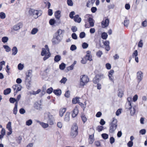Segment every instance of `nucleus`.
<instances>
[{"instance_id":"nucleus-34","label":"nucleus","mask_w":147,"mask_h":147,"mask_svg":"<svg viewBox=\"0 0 147 147\" xmlns=\"http://www.w3.org/2000/svg\"><path fill=\"white\" fill-rule=\"evenodd\" d=\"M3 48L5 49V51L6 52H9L11 51V49L10 48L8 45H3Z\"/></svg>"},{"instance_id":"nucleus-39","label":"nucleus","mask_w":147,"mask_h":147,"mask_svg":"<svg viewBox=\"0 0 147 147\" xmlns=\"http://www.w3.org/2000/svg\"><path fill=\"white\" fill-rule=\"evenodd\" d=\"M8 130H11L12 128L11 127V122L9 121L8 122L6 126Z\"/></svg>"},{"instance_id":"nucleus-42","label":"nucleus","mask_w":147,"mask_h":147,"mask_svg":"<svg viewBox=\"0 0 147 147\" xmlns=\"http://www.w3.org/2000/svg\"><path fill=\"white\" fill-rule=\"evenodd\" d=\"M6 15L5 13L3 12L0 13V18L2 19H4L5 18Z\"/></svg>"},{"instance_id":"nucleus-51","label":"nucleus","mask_w":147,"mask_h":147,"mask_svg":"<svg viewBox=\"0 0 147 147\" xmlns=\"http://www.w3.org/2000/svg\"><path fill=\"white\" fill-rule=\"evenodd\" d=\"M24 67L23 64L20 63L18 65V68L19 70H21Z\"/></svg>"},{"instance_id":"nucleus-7","label":"nucleus","mask_w":147,"mask_h":147,"mask_svg":"<svg viewBox=\"0 0 147 147\" xmlns=\"http://www.w3.org/2000/svg\"><path fill=\"white\" fill-rule=\"evenodd\" d=\"M54 119L52 115L50 113H48V119L47 122L50 125H53L54 124Z\"/></svg>"},{"instance_id":"nucleus-25","label":"nucleus","mask_w":147,"mask_h":147,"mask_svg":"<svg viewBox=\"0 0 147 147\" xmlns=\"http://www.w3.org/2000/svg\"><path fill=\"white\" fill-rule=\"evenodd\" d=\"M61 57L60 55H56L54 57V60L55 62H57L61 60Z\"/></svg>"},{"instance_id":"nucleus-9","label":"nucleus","mask_w":147,"mask_h":147,"mask_svg":"<svg viewBox=\"0 0 147 147\" xmlns=\"http://www.w3.org/2000/svg\"><path fill=\"white\" fill-rule=\"evenodd\" d=\"M45 47L46 48L47 50L48 51V53L47 54L45 55V57L43 58L44 61H45L47 59H48L51 56V53L49 51V49L48 47V46L47 45H45Z\"/></svg>"},{"instance_id":"nucleus-12","label":"nucleus","mask_w":147,"mask_h":147,"mask_svg":"<svg viewBox=\"0 0 147 147\" xmlns=\"http://www.w3.org/2000/svg\"><path fill=\"white\" fill-rule=\"evenodd\" d=\"M22 26V24L21 23H19L14 25L13 26V29L14 30L17 31L20 29Z\"/></svg>"},{"instance_id":"nucleus-38","label":"nucleus","mask_w":147,"mask_h":147,"mask_svg":"<svg viewBox=\"0 0 147 147\" xmlns=\"http://www.w3.org/2000/svg\"><path fill=\"white\" fill-rule=\"evenodd\" d=\"M108 36V35L107 33L105 32H103L101 35V37L102 38L104 39H107Z\"/></svg>"},{"instance_id":"nucleus-5","label":"nucleus","mask_w":147,"mask_h":147,"mask_svg":"<svg viewBox=\"0 0 147 147\" xmlns=\"http://www.w3.org/2000/svg\"><path fill=\"white\" fill-rule=\"evenodd\" d=\"M78 127L77 124H74L72 126L71 131L70 133V136L72 138H74L76 137L78 134Z\"/></svg>"},{"instance_id":"nucleus-13","label":"nucleus","mask_w":147,"mask_h":147,"mask_svg":"<svg viewBox=\"0 0 147 147\" xmlns=\"http://www.w3.org/2000/svg\"><path fill=\"white\" fill-rule=\"evenodd\" d=\"M103 44L105 46V49L107 51H109L110 49V47L109 45V42L107 40L105 42H103Z\"/></svg>"},{"instance_id":"nucleus-26","label":"nucleus","mask_w":147,"mask_h":147,"mask_svg":"<svg viewBox=\"0 0 147 147\" xmlns=\"http://www.w3.org/2000/svg\"><path fill=\"white\" fill-rule=\"evenodd\" d=\"M47 50L46 48H42V51L41 52V55L42 56H44L45 55L47 54Z\"/></svg>"},{"instance_id":"nucleus-52","label":"nucleus","mask_w":147,"mask_h":147,"mask_svg":"<svg viewBox=\"0 0 147 147\" xmlns=\"http://www.w3.org/2000/svg\"><path fill=\"white\" fill-rule=\"evenodd\" d=\"M88 44L86 42H84L82 45V48L84 49L87 48L88 47Z\"/></svg>"},{"instance_id":"nucleus-45","label":"nucleus","mask_w":147,"mask_h":147,"mask_svg":"<svg viewBox=\"0 0 147 147\" xmlns=\"http://www.w3.org/2000/svg\"><path fill=\"white\" fill-rule=\"evenodd\" d=\"M9 101L10 103H14L15 102H16V99L14 98H9Z\"/></svg>"},{"instance_id":"nucleus-41","label":"nucleus","mask_w":147,"mask_h":147,"mask_svg":"<svg viewBox=\"0 0 147 147\" xmlns=\"http://www.w3.org/2000/svg\"><path fill=\"white\" fill-rule=\"evenodd\" d=\"M38 31V29L37 28H33L31 32L32 34H36Z\"/></svg>"},{"instance_id":"nucleus-37","label":"nucleus","mask_w":147,"mask_h":147,"mask_svg":"<svg viewBox=\"0 0 147 147\" xmlns=\"http://www.w3.org/2000/svg\"><path fill=\"white\" fill-rule=\"evenodd\" d=\"M65 64L63 63L60 64L59 65V68L60 69L63 70L65 68Z\"/></svg>"},{"instance_id":"nucleus-62","label":"nucleus","mask_w":147,"mask_h":147,"mask_svg":"<svg viewBox=\"0 0 147 147\" xmlns=\"http://www.w3.org/2000/svg\"><path fill=\"white\" fill-rule=\"evenodd\" d=\"M70 92L68 90L66 91L65 94V97L67 98H69L70 96Z\"/></svg>"},{"instance_id":"nucleus-60","label":"nucleus","mask_w":147,"mask_h":147,"mask_svg":"<svg viewBox=\"0 0 147 147\" xmlns=\"http://www.w3.org/2000/svg\"><path fill=\"white\" fill-rule=\"evenodd\" d=\"M115 141V139L114 138L112 137H111L110 139V142L111 144H112Z\"/></svg>"},{"instance_id":"nucleus-57","label":"nucleus","mask_w":147,"mask_h":147,"mask_svg":"<svg viewBox=\"0 0 147 147\" xmlns=\"http://www.w3.org/2000/svg\"><path fill=\"white\" fill-rule=\"evenodd\" d=\"M138 55V51L137 50H135L132 54L133 57H137Z\"/></svg>"},{"instance_id":"nucleus-15","label":"nucleus","mask_w":147,"mask_h":147,"mask_svg":"<svg viewBox=\"0 0 147 147\" xmlns=\"http://www.w3.org/2000/svg\"><path fill=\"white\" fill-rule=\"evenodd\" d=\"M32 71L31 70H28V72L26 74V79L28 80L29 81L30 80L32 76Z\"/></svg>"},{"instance_id":"nucleus-1","label":"nucleus","mask_w":147,"mask_h":147,"mask_svg":"<svg viewBox=\"0 0 147 147\" xmlns=\"http://www.w3.org/2000/svg\"><path fill=\"white\" fill-rule=\"evenodd\" d=\"M64 31L59 29L54 34L52 41L53 45L59 44L62 39Z\"/></svg>"},{"instance_id":"nucleus-63","label":"nucleus","mask_w":147,"mask_h":147,"mask_svg":"<svg viewBox=\"0 0 147 147\" xmlns=\"http://www.w3.org/2000/svg\"><path fill=\"white\" fill-rule=\"evenodd\" d=\"M133 142L132 141H129L127 144L128 146L129 147H131L133 145Z\"/></svg>"},{"instance_id":"nucleus-19","label":"nucleus","mask_w":147,"mask_h":147,"mask_svg":"<svg viewBox=\"0 0 147 147\" xmlns=\"http://www.w3.org/2000/svg\"><path fill=\"white\" fill-rule=\"evenodd\" d=\"M78 109L77 108H76L73 110L72 116L73 117H75L78 114Z\"/></svg>"},{"instance_id":"nucleus-61","label":"nucleus","mask_w":147,"mask_h":147,"mask_svg":"<svg viewBox=\"0 0 147 147\" xmlns=\"http://www.w3.org/2000/svg\"><path fill=\"white\" fill-rule=\"evenodd\" d=\"M67 80V79L66 78H63L60 81V82L61 83L65 84Z\"/></svg>"},{"instance_id":"nucleus-18","label":"nucleus","mask_w":147,"mask_h":147,"mask_svg":"<svg viewBox=\"0 0 147 147\" xmlns=\"http://www.w3.org/2000/svg\"><path fill=\"white\" fill-rule=\"evenodd\" d=\"M34 107L38 110H40L42 108V105L38 103V102H36L34 105Z\"/></svg>"},{"instance_id":"nucleus-33","label":"nucleus","mask_w":147,"mask_h":147,"mask_svg":"<svg viewBox=\"0 0 147 147\" xmlns=\"http://www.w3.org/2000/svg\"><path fill=\"white\" fill-rule=\"evenodd\" d=\"M125 108L126 109H130L132 108L131 103L127 102L126 104Z\"/></svg>"},{"instance_id":"nucleus-28","label":"nucleus","mask_w":147,"mask_h":147,"mask_svg":"<svg viewBox=\"0 0 147 147\" xmlns=\"http://www.w3.org/2000/svg\"><path fill=\"white\" fill-rule=\"evenodd\" d=\"M38 122L43 128H45L49 126V125L48 123H45L39 121H38Z\"/></svg>"},{"instance_id":"nucleus-6","label":"nucleus","mask_w":147,"mask_h":147,"mask_svg":"<svg viewBox=\"0 0 147 147\" xmlns=\"http://www.w3.org/2000/svg\"><path fill=\"white\" fill-rule=\"evenodd\" d=\"M105 77L103 74H96L93 79V81L94 83L96 84L99 82V80L103 79Z\"/></svg>"},{"instance_id":"nucleus-36","label":"nucleus","mask_w":147,"mask_h":147,"mask_svg":"<svg viewBox=\"0 0 147 147\" xmlns=\"http://www.w3.org/2000/svg\"><path fill=\"white\" fill-rule=\"evenodd\" d=\"M79 98H75L73 99L72 100V102L73 103L75 104L77 103H79Z\"/></svg>"},{"instance_id":"nucleus-49","label":"nucleus","mask_w":147,"mask_h":147,"mask_svg":"<svg viewBox=\"0 0 147 147\" xmlns=\"http://www.w3.org/2000/svg\"><path fill=\"white\" fill-rule=\"evenodd\" d=\"M102 54V51H99L97 52L96 53V55L98 57H100L101 55Z\"/></svg>"},{"instance_id":"nucleus-20","label":"nucleus","mask_w":147,"mask_h":147,"mask_svg":"<svg viewBox=\"0 0 147 147\" xmlns=\"http://www.w3.org/2000/svg\"><path fill=\"white\" fill-rule=\"evenodd\" d=\"M70 113L69 112H67L65 115L64 120L66 122H68L70 119L69 117Z\"/></svg>"},{"instance_id":"nucleus-30","label":"nucleus","mask_w":147,"mask_h":147,"mask_svg":"<svg viewBox=\"0 0 147 147\" xmlns=\"http://www.w3.org/2000/svg\"><path fill=\"white\" fill-rule=\"evenodd\" d=\"M123 95V91L121 89H119L118 90V96L119 97L121 98Z\"/></svg>"},{"instance_id":"nucleus-27","label":"nucleus","mask_w":147,"mask_h":147,"mask_svg":"<svg viewBox=\"0 0 147 147\" xmlns=\"http://www.w3.org/2000/svg\"><path fill=\"white\" fill-rule=\"evenodd\" d=\"M18 107V102H16L15 106L13 110V113L15 115H16L18 111L17 110Z\"/></svg>"},{"instance_id":"nucleus-40","label":"nucleus","mask_w":147,"mask_h":147,"mask_svg":"<svg viewBox=\"0 0 147 147\" xmlns=\"http://www.w3.org/2000/svg\"><path fill=\"white\" fill-rule=\"evenodd\" d=\"M8 40V38L7 37L4 36L2 38V42L3 43H5L7 42Z\"/></svg>"},{"instance_id":"nucleus-17","label":"nucleus","mask_w":147,"mask_h":147,"mask_svg":"<svg viewBox=\"0 0 147 147\" xmlns=\"http://www.w3.org/2000/svg\"><path fill=\"white\" fill-rule=\"evenodd\" d=\"M96 0H88L86 6L87 7H90L92 6L93 4L94 3Z\"/></svg>"},{"instance_id":"nucleus-54","label":"nucleus","mask_w":147,"mask_h":147,"mask_svg":"<svg viewBox=\"0 0 147 147\" xmlns=\"http://www.w3.org/2000/svg\"><path fill=\"white\" fill-rule=\"evenodd\" d=\"M53 91V89L51 87L48 89L47 90V92L49 94H50Z\"/></svg>"},{"instance_id":"nucleus-50","label":"nucleus","mask_w":147,"mask_h":147,"mask_svg":"<svg viewBox=\"0 0 147 147\" xmlns=\"http://www.w3.org/2000/svg\"><path fill=\"white\" fill-rule=\"evenodd\" d=\"M81 117L82 119V120L84 123H85L87 120V119L85 116L84 115H82Z\"/></svg>"},{"instance_id":"nucleus-31","label":"nucleus","mask_w":147,"mask_h":147,"mask_svg":"<svg viewBox=\"0 0 147 147\" xmlns=\"http://www.w3.org/2000/svg\"><path fill=\"white\" fill-rule=\"evenodd\" d=\"M53 93L57 96L60 95L61 93V91L60 90H56L53 91Z\"/></svg>"},{"instance_id":"nucleus-16","label":"nucleus","mask_w":147,"mask_h":147,"mask_svg":"<svg viewBox=\"0 0 147 147\" xmlns=\"http://www.w3.org/2000/svg\"><path fill=\"white\" fill-rule=\"evenodd\" d=\"M73 18L74 21L79 23H80L81 21V19L79 17L78 15H75Z\"/></svg>"},{"instance_id":"nucleus-48","label":"nucleus","mask_w":147,"mask_h":147,"mask_svg":"<svg viewBox=\"0 0 147 147\" xmlns=\"http://www.w3.org/2000/svg\"><path fill=\"white\" fill-rule=\"evenodd\" d=\"M67 3L68 5L69 6H72L73 4V3L71 0H67Z\"/></svg>"},{"instance_id":"nucleus-22","label":"nucleus","mask_w":147,"mask_h":147,"mask_svg":"<svg viewBox=\"0 0 147 147\" xmlns=\"http://www.w3.org/2000/svg\"><path fill=\"white\" fill-rule=\"evenodd\" d=\"M88 21L89 22L90 26L91 27H93L94 25V22H93V20L91 18L89 17L88 19Z\"/></svg>"},{"instance_id":"nucleus-43","label":"nucleus","mask_w":147,"mask_h":147,"mask_svg":"<svg viewBox=\"0 0 147 147\" xmlns=\"http://www.w3.org/2000/svg\"><path fill=\"white\" fill-rule=\"evenodd\" d=\"M102 137L104 139H107L108 138L109 136L108 134L104 133L102 134L101 135Z\"/></svg>"},{"instance_id":"nucleus-32","label":"nucleus","mask_w":147,"mask_h":147,"mask_svg":"<svg viewBox=\"0 0 147 147\" xmlns=\"http://www.w3.org/2000/svg\"><path fill=\"white\" fill-rule=\"evenodd\" d=\"M129 20H128L127 18H125L124 21V25L126 27H127L129 23Z\"/></svg>"},{"instance_id":"nucleus-29","label":"nucleus","mask_w":147,"mask_h":147,"mask_svg":"<svg viewBox=\"0 0 147 147\" xmlns=\"http://www.w3.org/2000/svg\"><path fill=\"white\" fill-rule=\"evenodd\" d=\"M136 106H134L131 109L130 111V114L131 115H133L135 113L136 111Z\"/></svg>"},{"instance_id":"nucleus-21","label":"nucleus","mask_w":147,"mask_h":147,"mask_svg":"<svg viewBox=\"0 0 147 147\" xmlns=\"http://www.w3.org/2000/svg\"><path fill=\"white\" fill-rule=\"evenodd\" d=\"M12 53V55H16L18 51V50L17 48L16 47H13L12 49H11Z\"/></svg>"},{"instance_id":"nucleus-11","label":"nucleus","mask_w":147,"mask_h":147,"mask_svg":"<svg viewBox=\"0 0 147 147\" xmlns=\"http://www.w3.org/2000/svg\"><path fill=\"white\" fill-rule=\"evenodd\" d=\"M137 78L139 82L142 80L143 77V73L141 71H139L137 73Z\"/></svg>"},{"instance_id":"nucleus-24","label":"nucleus","mask_w":147,"mask_h":147,"mask_svg":"<svg viewBox=\"0 0 147 147\" xmlns=\"http://www.w3.org/2000/svg\"><path fill=\"white\" fill-rule=\"evenodd\" d=\"M66 109L65 108H63L61 109L59 111V114L61 117L63 116L64 113L66 111Z\"/></svg>"},{"instance_id":"nucleus-46","label":"nucleus","mask_w":147,"mask_h":147,"mask_svg":"<svg viewBox=\"0 0 147 147\" xmlns=\"http://www.w3.org/2000/svg\"><path fill=\"white\" fill-rule=\"evenodd\" d=\"M85 33L84 32H82L80 33L79 36L80 38H82L85 37Z\"/></svg>"},{"instance_id":"nucleus-56","label":"nucleus","mask_w":147,"mask_h":147,"mask_svg":"<svg viewBox=\"0 0 147 147\" xmlns=\"http://www.w3.org/2000/svg\"><path fill=\"white\" fill-rule=\"evenodd\" d=\"M71 37L72 38L74 39H77V36L76 34L75 33H73L71 35Z\"/></svg>"},{"instance_id":"nucleus-8","label":"nucleus","mask_w":147,"mask_h":147,"mask_svg":"<svg viewBox=\"0 0 147 147\" xmlns=\"http://www.w3.org/2000/svg\"><path fill=\"white\" fill-rule=\"evenodd\" d=\"M12 88L13 89L14 91V95H15L18 91L21 90L22 87L20 85L18 84H17L14 85L13 86Z\"/></svg>"},{"instance_id":"nucleus-3","label":"nucleus","mask_w":147,"mask_h":147,"mask_svg":"<svg viewBox=\"0 0 147 147\" xmlns=\"http://www.w3.org/2000/svg\"><path fill=\"white\" fill-rule=\"evenodd\" d=\"M28 14L30 16H33L36 19L40 16L42 14V11L40 10H35L33 9L30 8L28 11Z\"/></svg>"},{"instance_id":"nucleus-55","label":"nucleus","mask_w":147,"mask_h":147,"mask_svg":"<svg viewBox=\"0 0 147 147\" xmlns=\"http://www.w3.org/2000/svg\"><path fill=\"white\" fill-rule=\"evenodd\" d=\"M55 22V21L54 19H51L50 20L49 23L51 25H53L54 24Z\"/></svg>"},{"instance_id":"nucleus-64","label":"nucleus","mask_w":147,"mask_h":147,"mask_svg":"<svg viewBox=\"0 0 147 147\" xmlns=\"http://www.w3.org/2000/svg\"><path fill=\"white\" fill-rule=\"evenodd\" d=\"M142 25L144 27H146L147 25V21L145 20L143 22L142 24Z\"/></svg>"},{"instance_id":"nucleus-2","label":"nucleus","mask_w":147,"mask_h":147,"mask_svg":"<svg viewBox=\"0 0 147 147\" xmlns=\"http://www.w3.org/2000/svg\"><path fill=\"white\" fill-rule=\"evenodd\" d=\"M117 121L115 118H113V120L109 124V132L111 133H113L117 126Z\"/></svg>"},{"instance_id":"nucleus-23","label":"nucleus","mask_w":147,"mask_h":147,"mask_svg":"<svg viewBox=\"0 0 147 147\" xmlns=\"http://www.w3.org/2000/svg\"><path fill=\"white\" fill-rule=\"evenodd\" d=\"M55 18L57 19H59L61 17V11L58 10L55 12Z\"/></svg>"},{"instance_id":"nucleus-47","label":"nucleus","mask_w":147,"mask_h":147,"mask_svg":"<svg viewBox=\"0 0 147 147\" xmlns=\"http://www.w3.org/2000/svg\"><path fill=\"white\" fill-rule=\"evenodd\" d=\"M103 129V126H98L96 128V130H97L98 132L101 131Z\"/></svg>"},{"instance_id":"nucleus-58","label":"nucleus","mask_w":147,"mask_h":147,"mask_svg":"<svg viewBox=\"0 0 147 147\" xmlns=\"http://www.w3.org/2000/svg\"><path fill=\"white\" fill-rule=\"evenodd\" d=\"M71 30L73 32H76L77 30V28L76 26H73L71 28Z\"/></svg>"},{"instance_id":"nucleus-10","label":"nucleus","mask_w":147,"mask_h":147,"mask_svg":"<svg viewBox=\"0 0 147 147\" xmlns=\"http://www.w3.org/2000/svg\"><path fill=\"white\" fill-rule=\"evenodd\" d=\"M109 20L108 19H106L103 20L101 22L102 26V28H105L107 27L109 24Z\"/></svg>"},{"instance_id":"nucleus-53","label":"nucleus","mask_w":147,"mask_h":147,"mask_svg":"<svg viewBox=\"0 0 147 147\" xmlns=\"http://www.w3.org/2000/svg\"><path fill=\"white\" fill-rule=\"evenodd\" d=\"M70 50L72 51H74L77 49L75 45H72L70 48Z\"/></svg>"},{"instance_id":"nucleus-35","label":"nucleus","mask_w":147,"mask_h":147,"mask_svg":"<svg viewBox=\"0 0 147 147\" xmlns=\"http://www.w3.org/2000/svg\"><path fill=\"white\" fill-rule=\"evenodd\" d=\"M11 92V90L9 88H7L4 91L3 93L5 95H7L9 94Z\"/></svg>"},{"instance_id":"nucleus-59","label":"nucleus","mask_w":147,"mask_h":147,"mask_svg":"<svg viewBox=\"0 0 147 147\" xmlns=\"http://www.w3.org/2000/svg\"><path fill=\"white\" fill-rule=\"evenodd\" d=\"M75 12L74 11L71 12L69 14V17L70 18H71V19L73 18H74L73 16L75 15Z\"/></svg>"},{"instance_id":"nucleus-44","label":"nucleus","mask_w":147,"mask_h":147,"mask_svg":"<svg viewBox=\"0 0 147 147\" xmlns=\"http://www.w3.org/2000/svg\"><path fill=\"white\" fill-rule=\"evenodd\" d=\"M32 123V120L31 119H29L26 122V125L28 126L31 125Z\"/></svg>"},{"instance_id":"nucleus-14","label":"nucleus","mask_w":147,"mask_h":147,"mask_svg":"<svg viewBox=\"0 0 147 147\" xmlns=\"http://www.w3.org/2000/svg\"><path fill=\"white\" fill-rule=\"evenodd\" d=\"M91 52L90 51H88L87 52L86 55L85 57V59L86 60H89L90 61H92V56L90 55Z\"/></svg>"},{"instance_id":"nucleus-4","label":"nucleus","mask_w":147,"mask_h":147,"mask_svg":"<svg viewBox=\"0 0 147 147\" xmlns=\"http://www.w3.org/2000/svg\"><path fill=\"white\" fill-rule=\"evenodd\" d=\"M89 81L88 77L85 75H82L80 77V85L84 86L89 82Z\"/></svg>"}]
</instances>
